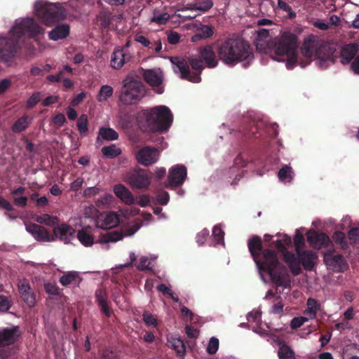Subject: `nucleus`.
Segmentation results:
<instances>
[{
    "instance_id": "nucleus-60",
    "label": "nucleus",
    "mask_w": 359,
    "mask_h": 359,
    "mask_svg": "<svg viewBox=\"0 0 359 359\" xmlns=\"http://www.w3.org/2000/svg\"><path fill=\"white\" fill-rule=\"evenodd\" d=\"M327 259L328 264L334 266H340L344 262V257L341 255H332L330 259Z\"/></svg>"
},
{
    "instance_id": "nucleus-20",
    "label": "nucleus",
    "mask_w": 359,
    "mask_h": 359,
    "mask_svg": "<svg viewBox=\"0 0 359 359\" xmlns=\"http://www.w3.org/2000/svg\"><path fill=\"white\" fill-rule=\"evenodd\" d=\"M307 241L311 245L318 249L327 248L332 243L330 238L326 233L316 231L308 232Z\"/></svg>"
},
{
    "instance_id": "nucleus-16",
    "label": "nucleus",
    "mask_w": 359,
    "mask_h": 359,
    "mask_svg": "<svg viewBox=\"0 0 359 359\" xmlns=\"http://www.w3.org/2000/svg\"><path fill=\"white\" fill-rule=\"evenodd\" d=\"M18 290L22 301L30 308L36 304V294L32 291L27 280L23 279L18 283Z\"/></svg>"
},
{
    "instance_id": "nucleus-35",
    "label": "nucleus",
    "mask_w": 359,
    "mask_h": 359,
    "mask_svg": "<svg viewBox=\"0 0 359 359\" xmlns=\"http://www.w3.org/2000/svg\"><path fill=\"white\" fill-rule=\"evenodd\" d=\"M111 66L116 69L123 67V48L116 49L111 55Z\"/></svg>"
},
{
    "instance_id": "nucleus-61",
    "label": "nucleus",
    "mask_w": 359,
    "mask_h": 359,
    "mask_svg": "<svg viewBox=\"0 0 359 359\" xmlns=\"http://www.w3.org/2000/svg\"><path fill=\"white\" fill-rule=\"evenodd\" d=\"M149 262L147 257H142L140 259L136 267L140 271L149 269Z\"/></svg>"
},
{
    "instance_id": "nucleus-47",
    "label": "nucleus",
    "mask_w": 359,
    "mask_h": 359,
    "mask_svg": "<svg viewBox=\"0 0 359 359\" xmlns=\"http://www.w3.org/2000/svg\"><path fill=\"white\" fill-rule=\"evenodd\" d=\"M278 8L287 13L290 19L296 17V13L292 11V7L283 0H278Z\"/></svg>"
},
{
    "instance_id": "nucleus-40",
    "label": "nucleus",
    "mask_w": 359,
    "mask_h": 359,
    "mask_svg": "<svg viewBox=\"0 0 359 359\" xmlns=\"http://www.w3.org/2000/svg\"><path fill=\"white\" fill-rule=\"evenodd\" d=\"M97 18L102 27L107 28L109 27L111 22V13L110 11L102 10L98 14Z\"/></svg>"
},
{
    "instance_id": "nucleus-59",
    "label": "nucleus",
    "mask_w": 359,
    "mask_h": 359,
    "mask_svg": "<svg viewBox=\"0 0 359 359\" xmlns=\"http://www.w3.org/2000/svg\"><path fill=\"white\" fill-rule=\"evenodd\" d=\"M117 353L111 348H104L102 351L101 359H116Z\"/></svg>"
},
{
    "instance_id": "nucleus-6",
    "label": "nucleus",
    "mask_w": 359,
    "mask_h": 359,
    "mask_svg": "<svg viewBox=\"0 0 359 359\" xmlns=\"http://www.w3.org/2000/svg\"><path fill=\"white\" fill-rule=\"evenodd\" d=\"M274 53L277 56H285L287 57L286 67L292 69L297 62V37L290 32H285L280 37L273 39Z\"/></svg>"
},
{
    "instance_id": "nucleus-30",
    "label": "nucleus",
    "mask_w": 359,
    "mask_h": 359,
    "mask_svg": "<svg viewBox=\"0 0 359 359\" xmlns=\"http://www.w3.org/2000/svg\"><path fill=\"white\" fill-rule=\"evenodd\" d=\"M100 137L107 141H113L118 138V134L113 128L102 127L99 130L98 137H97V141Z\"/></svg>"
},
{
    "instance_id": "nucleus-52",
    "label": "nucleus",
    "mask_w": 359,
    "mask_h": 359,
    "mask_svg": "<svg viewBox=\"0 0 359 359\" xmlns=\"http://www.w3.org/2000/svg\"><path fill=\"white\" fill-rule=\"evenodd\" d=\"M112 196L110 194H104L100 196L96 201L95 205L99 208H104L106 205L111 202Z\"/></svg>"
},
{
    "instance_id": "nucleus-4",
    "label": "nucleus",
    "mask_w": 359,
    "mask_h": 359,
    "mask_svg": "<svg viewBox=\"0 0 359 359\" xmlns=\"http://www.w3.org/2000/svg\"><path fill=\"white\" fill-rule=\"evenodd\" d=\"M319 43L318 37L311 34L306 37L303 43L302 53L306 58L315 55L319 60L321 67H327L329 63L334 64L337 61V50L332 45L323 43Z\"/></svg>"
},
{
    "instance_id": "nucleus-31",
    "label": "nucleus",
    "mask_w": 359,
    "mask_h": 359,
    "mask_svg": "<svg viewBox=\"0 0 359 359\" xmlns=\"http://www.w3.org/2000/svg\"><path fill=\"white\" fill-rule=\"evenodd\" d=\"M292 244L291 238L287 235H284L282 239H278L275 241H273L271 246L276 248L278 251L283 253V255L287 250V248H288Z\"/></svg>"
},
{
    "instance_id": "nucleus-10",
    "label": "nucleus",
    "mask_w": 359,
    "mask_h": 359,
    "mask_svg": "<svg viewBox=\"0 0 359 359\" xmlns=\"http://www.w3.org/2000/svg\"><path fill=\"white\" fill-rule=\"evenodd\" d=\"M35 15L46 25L64 20L66 11L59 4H50L38 1L34 4Z\"/></svg>"
},
{
    "instance_id": "nucleus-29",
    "label": "nucleus",
    "mask_w": 359,
    "mask_h": 359,
    "mask_svg": "<svg viewBox=\"0 0 359 359\" xmlns=\"http://www.w3.org/2000/svg\"><path fill=\"white\" fill-rule=\"evenodd\" d=\"M214 28L211 25H201L194 36H192V41H196L199 39L210 38L213 35Z\"/></svg>"
},
{
    "instance_id": "nucleus-23",
    "label": "nucleus",
    "mask_w": 359,
    "mask_h": 359,
    "mask_svg": "<svg viewBox=\"0 0 359 359\" xmlns=\"http://www.w3.org/2000/svg\"><path fill=\"white\" fill-rule=\"evenodd\" d=\"M115 195L127 205H133L135 203V198L132 193L124 185L116 184L114 187Z\"/></svg>"
},
{
    "instance_id": "nucleus-64",
    "label": "nucleus",
    "mask_w": 359,
    "mask_h": 359,
    "mask_svg": "<svg viewBox=\"0 0 359 359\" xmlns=\"http://www.w3.org/2000/svg\"><path fill=\"white\" fill-rule=\"evenodd\" d=\"M169 194L166 191H163L157 195V201L159 204L165 205L169 201Z\"/></svg>"
},
{
    "instance_id": "nucleus-7",
    "label": "nucleus",
    "mask_w": 359,
    "mask_h": 359,
    "mask_svg": "<svg viewBox=\"0 0 359 359\" xmlns=\"http://www.w3.org/2000/svg\"><path fill=\"white\" fill-rule=\"evenodd\" d=\"M317 258L316 252L311 250H302L297 253V256L291 252H286L284 255V261L294 276L302 272L301 264L305 270L311 271Z\"/></svg>"
},
{
    "instance_id": "nucleus-1",
    "label": "nucleus",
    "mask_w": 359,
    "mask_h": 359,
    "mask_svg": "<svg viewBox=\"0 0 359 359\" xmlns=\"http://www.w3.org/2000/svg\"><path fill=\"white\" fill-rule=\"evenodd\" d=\"M248 248L262 276L263 273L269 275L273 283L287 287L290 285L287 268L280 263L277 253L270 249H264L262 238L252 236L248 241Z\"/></svg>"
},
{
    "instance_id": "nucleus-49",
    "label": "nucleus",
    "mask_w": 359,
    "mask_h": 359,
    "mask_svg": "<svg viewBox=\"0 0 359 359\" xmlns=\"http://www.w3.org/2000/svg\"><path fill=\"white\" fill-rule=\"evenodd\" d=\"M294 244L297 253L302 251L305 245L304 236L299 233H297L294 237Z\"/></svg>"
},
{
    "instance_id": "nucleus-56",
    "label": "nucleus",
    "mask_w": 359,
    "mask_h": 359,
    "mask_svg": "<svg viewBox=\"0 0 359 359\" xmlns=\"http://www.w3.org/2000/svg\"><path fill=\"white\" fill-rule=\"evenodd\" d=\"M309 318L306 317H295L292 318L290 322V327L292 329H297L304 324L308 320Z\"/></svg>"
},
{
    "instance_id": "nucleus-36",
    "label": "nucleus",
    "mask_w": 359,
    "mask_h": 359,
    "mask_svg": "<svg viewBox=\"0 0 359 359\" xmlns=\"http://www.w3.org/2000/svg\"><path fill=\"white\" fill-rule=\"evenodd\" d=\"M172 348L176 351L177 354L180 356H182L185 354L186 346L184 342L180 338H172L168 341Z\"/></svg>"
},
{
    "instance_id": "nucleus-5",
    "label": "nucleus",
    "mask_w": 359,
    "mask_h": 359,
    "mask_svg": "<svg viewBox=\"0 0 359 359\" xmlns=\"http://www.w3.org/2000/svg\"><path fill=\"white\" fill-rule=\"evenodd\" d=\"M142 120L145 122L142 125L143 127H145V130L163 133L170 127L173 117L168 107L161 105L142 111L138 116L140 124H142Z\"/></svg>"
},
{
    "instance_id": "nucleus-26",
    "label": "nucleus",
    "mask_w": 359,
    "mask_h": 359,
    "mask_svg": "<svg viewBox=\"0 0 359 359\" xmlns=\"http://www.w3.org/2000/svg\"><path fill=\"white\" fill-rule=\"evenodd\" d=\"M306 309L304 313L310 319H315L318 311L320 309V304L313 298H309L306 302Z\"/></svg>"
},
{
    "instance_id": "nucleus-39",
    "label": "nucleus",
    "mask_w": 359,
    "mask_h": 359,
    "mask_svg": "<svg viewBox=\"0 0 359 359\" xmlns=\"http://www.w3.org/2000/svg\"><path fill=\"white\" fill-rule=\"evenodd\" d=\"M113 93L114 89L111 86L104 85L100 88L97 99L99 102H104L112 96Z\"/></svg>"
},
{
    "instance_id": "nucleus-17",
    "label": "nucleus",
    "mask_w": 359,
    "mask_h": 359,
    "mask_svg": "<svg viewBox=\"0 0 359 359\" xmlns=\"http://www.w3.org/2000/svg\"><path fill=\"white\" fill-rule=\"evenodd\" d=\"M76 230L67 224H61L53 228L54 238H58L65 243L68 244L74 238Z\"/></svg>"
},
{
    "instance_id": "nucleus-19",
    "label": "nucleus",
    "mask_w": 359,
    "mask_h": 359,
    "mask_svg": "<svg viewBox=\"0 0 359 359\" xmlns=\"http://www.w3.org/2000/svg\"><path fill=\"white\" fill-rule=\"evenodd\" d=\"M19 337V327L18 326L0 329V347L13 344Z\"/></svg>"
},
{
    "instance_id": "nucleus-57",
    "label": "nucleus",
    "mask_w": 359,
    "mask_h": 359,
    "mask_svg": "<svg viewBox=\"0 0 359 359\" xmlns=\"http://www.w3.org/2000/svg\"><path fill=\"white\" fill-rule=\"evenodd\" d=\"M107 292L103 289H98L95 292V299L97 304H101L105 302H107Z\"/></svg>"
},
{
    "instance_id": "nucleus-24",
    "label": "nucleus",
    "mask_w": 359,
    "mask_h": 359,
    "mask_svg": "<svg viewBox=\"0 0 359 359\" xmlns=\"http://www.w3.org/2000/svg\"><path fill=\"white\" fill-rule=\"evenodd\" d=\"M69 29L67 24L57 25L48 33V37L53 41L65 39L69 34Z\"/></svg>"
},
{
    "instance_id": "nucleus-8",
    "label": "nucleus",
    "mask_w": 359,
    "mask_h": 359,
    "mask_svg": "<svg viewBox=\"0 0 359 359\" xmlns=\"http://www.w3.org/2000/svg\"><path fill=\"white\" fill-rule=\"evenodd\" d=\"M145 95L143 83L132 76H127L120 91L119 100L125 105L138 103Z\"/></svg>"
},
{
    "instance_id": "nucleus-58",
    "label": "nucleus",
    "mask_w": 359,
    "mask_h": 359,
    "mask_svg": "<svg viewBox=\"0 0 359 359\" xmlns=\"http://www.w3.org/2000/svg\"><path fill=\"white\" fill-rule=\"evenodd\" d=\"M44 290L46 293L51 295H58L60 294L58 287L55 284L51 283H45Z\"/></svg>"
},
{
    "instance_id": "nucleus-21",
    "label": "nucleus",
    "mask_w": 359,
    "mask_h": 359,
    "mask_svg": "<svg viewBox=\"0 0 359 359\" xmlns=\"http://www.w3.org/2000/svg\"><path fill=\"white\" fill-rule=\"evenodd\" d=\"M199 56L201 60H203V63L209 68H214L218 65L215 52L212 46H206L201 48L199 50Z\"/></svg>"
},
{
    "instance_id": "nucleus-27",
    "label": "nucleus",
    "mask_w": 359,
    "mask_h": 359,
    "mask_svg": "<svg viewBox=\"0 0 359 359\" xmlns=\"http://www.w3.org/2000/svg\"><path fill=\"white\" fill-rule=\"evenodd\" d=\"M25 191V188L19 187L11 191V194L13 197V203L18 207L24 208L27 204V198L22 196Z\"/></svg>"
},
{
    "instance_id": "nucleus-55",
    "label": "nucleus",
    "mask_w": 359,
    "mask_h": 359,
    "mask_svg": "<svg viewBox=\"0 0 359 359\" xmlns=\"http://www.w3.org/2000/svg\"><path fill=\"white\" fill-rule=\"evenodd\" d=\"M333 239L336 243L340 244L342 248L347 245L346 235L341 231L335 232L333 235Z\"/></svg>"
},
{
    "instance_id": "nucleus-41",
    "label": "nucleus",
    "mask_w": 359,
    "mask_h": 359,
    "mask_svg": "<svg viewBox=\"0 0 359 359\" xmlns=\"http://www.w3.org/2000/svg\"><path fill=\"white\" fill-rule=\"evenodd\" d=\"M77 128L81 135H86L88 131V121L86 114H81L77 120Z\"/></svg>"
},
{
    "instance_id": "nucleus-54",
    "label": "nucleus",
    "mask_w": 359,
    "mask_h": 359,
    "mask_svg": "<svg viewBox=\"0 0 359 359\" xmlns=\"http://www.w3.org/2000/svg\"><path fill=\"white\" fill-rule=\"evenodd\" d=\"M56 219L55 217L50 216L49 215L45 214L43 216H39L36 218V222L41 224H45L48 226L54 225V220Z\"/></svg>"
},
{
    "instance_id": "nucleus-25",
    "label": "nucleus",
    "mask_w": 359,
    "mask_h": 359,
    "mask_svg": "<svg viewBox=\"0 0 359 359\" xmlns=\"http://www.w3.org/2000/svg\"><path fill=\"white\" fill-rule=\"evenodd\" d=\"M119 223V216L113 212L107 214L102 221L97 222V226L103 229H111Z\"/></svg>"
},
{
    "instance_id": "nucleus-22",
    "label": "nucleus",
    "mask_w": 359,
    "mask_h": 359,
    "mask_svg": "<svg viewBox=\"0 0 359 359\" xmlns=\"http://www.w3.org/2000/svg\"><path fill=\"white\" fill-rule=\"evenodd\" d=\"M358 51V46L355 44L350 43L344 46L341 50H337V60L344 65L348 64L355 57Z\"/></svg>"
},
{
    "instance_id": "nucleus-32",
    "label": "nucleus",
    "mask_w": 359,
    "mask_h": 359,
    "mask_svg": "<svg viewBox=\"0 0 359 359\" xmlns=\"http://www.w3.org/2000/svg\"><path fill=\"white\" fill-rule=\"evenodd\" d=\"M123 238V234L121 231L118 230L107 232L101 236L100 241L102 243H107L109 242H116Z\"/></svg>"
},
{
    "instance_id": "nucleus-34",
    "label": "nucleus",
    "mask_w": 359,
    "mask_h": 359,
    "mask_svg": "<svg viewBox=\"0 0 359 359\" xmlns=\"http://www.w3.org/2000/svg\"><path fill=\"white\" fill-rule=\"evenodd\" d=\"M101 151L103 156L108 158H114L121 154V149L115 144L103 147Z\"/></svg>"
},
{
    "instance_id": "nucleus-9",
    "label": "nucleus",
    "mask_w": 359,
    "mask_h": 359,
    "mask_svg": "<svg viewBox=\"0 0 359 359\" xmlns=\"http://www.w3.org/2000/svg\"><path fill=\"white\" fill-rule=\"evenodd\" d=\"M176 67L181 74V78L189 81L198 83L201 81V74L205 68L203 60L198 55H191L187 61L177 58Z\"/></svg>"
},
{
    "instance_id": "nucleus-11",
    "label": "nucleus",
    "mask_w": 359,
    "mask_h": 359,
    "mask_svg": "<svg viewBox=\"0 0 359 359\" xmlns=\"http://www.w3.org/2000/svg\"><path fill=\"white\" fill-rule=\"evenodd\" d=\"M151 177L149 170L142 168H135L128 171L125 175V181L132 189H147L151 183Z\"/></svg>"
},
{
    "instance_id": "nucleus-15",
    "label": "nucleus",
    "mask_w": 359,
    "mask_h": 359,
    "mask_svg": "<svg viewBox=\"0 0 359 359\" xmlns=\"http://www.w3.org/2000/svg\"><path fill=\"white\" fill-rule=\"evenodd\" d=\"M26 230L38 241L51 242L55 241L54 236L43 226L32 223L26 225Z\"/></svg>"
},
{
    "instance_id": "nucleus-18",
    "label": "nucleus",
    "mask_w": 359,
    "mask_h": 359,
    "mask_svg": "<svg viewBox=\"0 0 359 359\" xmlns=\"http://www.w3.org/2000/svg\"><path fill=\"white\" fill-rule=\"evenodd\" d=\"M143 78L149 86L154 88L158 94L163 93V87L161 86L163 78L161 73H158L154 69H147L144 71Z\"/></svg>"
},
{
    "instance_id": "nucleus-43",
    "label": "nucleus",
    "mask_w": 359,
    "mask_h": 359,
    "mask_svg": "<svg viewBox=\"0 0 359 359\" xmlns=\"http://www.w3.org/2000/svg\"><path fill=\"white\" fill-rule=\"evenodd\" d=\"M273 303L271 313L273 314L280 315L283 313L284 304L280 296L275 297V299L272 300Z\"/></svg>"
},
{
    "instance_id": "nucleus-3",
    "label": "nucleus",
    "mask_w": 359,
    "mask_h": 359,
    "mask_svg": "<svg viewBox=\"0 0 359 359\" xmlns=\"http://www.w3.org/2000/svg\"><path fill=\"white\" fill-rule=\"evenodd\" d=\"M219 59L225 65L234 66L254 57L253 48L248 41L239 37H230L217 45Z\"/></svg>"
},
{
    "instance_id": "nucleus-50",
    "label": "nucleus",
    "mask_w": 359,
    "mask_h": 359,
    "mask_svg": "<svg viewBox=\"0 0 359 359\" xmlns=\"http://www.w3.org/2000/svg\"><path fill=\"white\" fill-rule=\"evenodd\" d=\"M219 348V339L216 337L210 338L208 345L207 346V352L210 355H214L217 353Z\"/></svg>"
},
{
    "instance_id": "nucleus-46",
    "label": "nucleus",
    "mask_w": 359,
    "mask_h": 359,
    "mask_svg": "<svg viewBox=\"0 0 359 359\" xmlns=\"http://www.w3.org/2000/svg\"><path fill=\"white\" fill-rule=\"evenodd\" d=\"M12 305L13 302L8 297L0 294V313L7 312Z\"/></svg>"
},
{
    "instance_id": "nucleus-63",
    "label": "nucleus",
    "mask_w": 359,
    "mask_h": 359,
    "mask_svg": "<svg viewBox=\"0 0 359 359\" xmlns=\"http://www.w3.org/2000/svg\"><path fill=\"white\" fill-rule=\"evenodd\" d=\"M247 319L249 322L258 323L261 320V312L259 311H251L248 313Z\"/></svg>"
},
{
    "instance_id": "nucleus-14",
    "label": "nucleus",
    "mask_w": 359,
    "mask_h": 359,
    "mask_svg": "<svg viewBox=\"0 0 359 359\" xmlns=\"http://www.w3.org/2000/svg\"><path fill=\"white\" fill-rule=\"evenodd\" d=\"M134 40L140 43L143 47L147 48V52L150 55H155L162 49V43L160 39L154 37H146L142 34H137L134 36Z\"/></svg>"
},
{
    "instance_id": "nucleus-28",
    "label": "nucleus",
    "mask_w": 359,
    "mask_h": 359,
    "mask_svg": "<svg viewBox=\"0 0 359 359\" xmlns=\"http://www.w3.org/2000/svg\"><path fill=\"white\" fill-rule=\"evenodd\" d=\"M31 119L27 115H24L18 118L12 126V131L15 133H19L25 131L30 125Z\"/></svg>"
},
{
    "instance_id": "nucleus-42",
    "label": "nucleus",
    "mask_w": 359,
    "mask_h": 359,
    "mask_svg": "<svg viewBox=\"0 0 359 359\" xmlns=\"http://www.w3.org/2000/svg\"><path fill=\"white\" fill-rule=\"evenodd\" d=\"M78 278V273L76 272H68L67 273L64 274L60 278V283L63 286H67L72 283H74L76 281Z\"/></svg>"
},
{
    "instance_id": "nucleus-51",
    "label": "nucleus",
    "mask_w": 359,
    "mask_h": 359,
    "mask_svg": "<svg viewBox=\"0 0 359 359\" xmlns=\"http://www.w3.org/2000/svg\"><path fill=\"white\" fill-rule=\"evenodd\" d=\"M41 100L40 92H36L32 94L27 101L26 107L32 109L35 107Z\"/></svg>"
},
{
    "instance_id": "nucleus-48",
    "label": "nucleus",
    "mask_w": 359,
    "mask_h": 359,
    "mask_svg": "<svg viewBox=\"0 0 359 359\" xmlns=\"http://www.w3.org/2000/svg\"><path fill=\"white\" fill-rule=\"evenodd\" d=\"M143 320L147 326L156 327L158 325L157 319L150 313L145 311L143 315Z\"/></svg>"
},
{
    "instance_id": "nucleus-33",
    "label": "nucleus",
    "mask_w": 359,
    "mask_h": 359,
    "mask_svg": "<svg viewBox=\"0 0 359 359\" xmlns=\"http://www.w3.org/2000/svg\"><path fill=\"white\" fill-rule=\"evenodd\" d=\"M278 176L281 182H290L294 177V171L292 167L285 165L278 171Z\"/></svg>"
},
{
    "instance_id": "nucleus-37",
    "label": "nucleus",
    "mask_w": 359,
    "mask_h": 359,
    "mask_svg": "<svg viewBox=\"0 0 359 359\" xmlns=\"http://www.w3.org/2000/svg\"><path fill=\"white\" fill-rule=\"evenodd\" d=\"M77 238L81 244L88 247L91 246L94 243V238L92 235L87 233L85 229H81L77 233Z\"/></svg>"
},
{
    "instance_id": "nucleus-44",
    "label": "nucleus",
    "mask_w": 359,
    "mask_h": 359,
    "mask_svg": "<svg viewBox=\"0 0 359 359\" xmlns=\"http://www.w3.org/2000/svg\"><path fill=\"white\" fill-rule=\"evenodd\" d=\"M195 8L201 12H207L213 6L212 0H194Z\"/></svg>"
},
{
    "instance_id": "nucleus-53",
    "label": "nucleus",
    "mask_w": 359,
    "mask_h": 359,
    "mask_svg": "<svg viewBox=\"0 0 359 359\" xmlns=\"http://www.w3.org/2000/svg\"><path fill=\"white\" fill-rule=\"evenodd\" d=\"M212 236L217 243H224V232L219 226H214L212 229Z\"/></svg>"
},
{
    "instance_id": "nucleus-2",
    "label": "nucleus",
    "mask_w": 359,
    "mask_h": 359,
    "mask_svg": "<svg viewBox=\"0 0 359 359\" xmlns=\"http://www.w3.org/2000/svg\"><path fill=\"white\" fill-rule=\"evenodd\" d=\"M42 32V28L32 18L16 22L10 31L11 37H0V61L8 62L13 60L23 36L34 37Z\"/></svg>"
},
{
    "instance_id": "nucleus-38",
    "label": "nucleus",
    "mask_w": 359,
    "mask_h": 359,
    "mask_svg": "<svg viewBox=\"0 0 359 359\" xmlns=\"http://www.w3.org/2000/svg\"><path fill=\"white\" fill-rule=\"evenodd\" d=\"M279 359H296L294 352L287 344L281 346L278 351Z\"/></svg>"
},
{
    "instance_id": "nucleus-62",
    "label": "nucleus",
    "mask_w": 359,
    "mask_h": 359,
    "mask_svg": "<svg viewBox=\"0 0 359 359\" xmlns=\"http://www.w3.org/2000/svg\"><path fill=\"white\" fill-rule=\"evenodd\" d=\"M209 236V231L206 229H203L197 234L196 242L198 245H203L208 236Z\"/></svg>"
},
{
    "instance_id": "nucleus-45",
    "label": "nucleus",
    "mask_w": 359,
    "mask_h": 359,
    "mask_svg": "<svg viewBox=\"0 0 359 359\" xmlns=\"http://www.w3.org/2000/svg\"><path fill=\"white\" fill-rule=\"evenodd\" d=\"M170 16L168 13H156L154 14L151 18V22H156L158 25H165L169 20Z\"/></svg>"
},
{
    "instance_id": "nucleus-13",
    "label": "nucleus",
    "mask_w": 359,
    "mask_h": 359,
    "mask_svg": "<svg viewBox=\"0 0 359 359\" xmlns=\"http://www.w3.org/2000/svg\"><path fill=\"white\" fill-rule=\"evenodd\" d=\"M158 150L150 147H144L135 154L137 162L144 166L155 163L158 160Z\"/></svg>"
},
{
    "instance_id": "nucleus-12",
    "label": "nucleus",
    "mask_w": 359,
    "mask_h": 359,
    "mask_svg": "<svg viewBox=\"0 0 359 359\" xmlns=\"http://www.w3.org/2000/svg\"><path fill=\"white\" fill-rule=\"evenodd\" d=\"M187 174V168L184 165H176L172 167L169 170L166 187L172 188L181 186L185 180Z\"/></svg>"
}]
</instances>
